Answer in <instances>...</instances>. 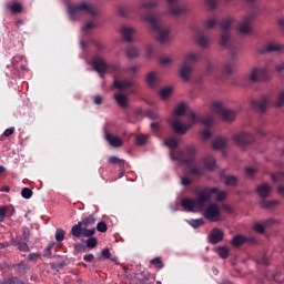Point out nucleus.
I'll return each instance as SVG.
<instances>
[{"mask_svg":"<svg viewBox=\"0 0 284 284\" xmlns=\"http://www.w3.org/2000/svg\"><path fill=\"white\" fill-rule=\"evenodd\" d=\"M132 85H134V82L128 81V80H125V81L115 80L113 82V87L118 88V90H128V89L132 88Z\"/></svg>","mask_w":284,"mask_h":284,"instance_id":"obj_28","label":"nucleus"},{"mask_svg":"<svg viewBox=\"0 0 284 284\" xmlns=\"http://www.w3.org/2000/svg\"><path fill=\"white\" fill-rule=\"evenodd\" d=\"M217 3L219 0H206V6L209 7V10H214Z\"/></svg>","mask_w":284,"mask_h":284,"instance_id":"obj_58","label":"nucleus"},{"mask_svg":"<svg viewBox=\"0 0 284 284\" xmlns=\"http://www.w3.org/2000/svg\"><path fill=\"white\" fill-rule=\"evenodd\" d=\"M91 63L93 65V70H95V72H98V74H100L102 78L108 70H112V72H116V70H119V65H109L100 55H95Z\"/></svg>","mask_w":284,"mask_h":284,"instance_id":"obj_7","label":"nucleus"},{"mask_svg":"<svg viewBox=\"0 0 284 284\" xmlns=\"http://www.w3.org/2000/svg\"><path fill=\"white\" fill-rule=\"evenodd\" d=\"M212 111L216 112V114H220V116H222V120L226 123H231V121H234V119H236V112L232 109L225 108V105H223V103L221 102H213Z\"/></svg>","mask_w":284,"mask_h":284,"instance_id":"obj_6","label":"nucleus"},{"mask_svg":"<svg viewBox=\"0 0 284 284\" xmlns=\"http://www.w3.org/2000/svg\"><path fill=\"white\" fill-rule=\"evenodd\" d=\"M223 72L224 74H232V72H234V67H232L230 63H226L224 64Z\"/></svg>","mask_w":284,"mask_h":284,"instance_id":"obj_57","label":"nucleus"},{"mask_svg":"<svg viewBox=\"0 0 284 284\" xmlns=\"http://www.w3.org/2000/svg\"><path fill=\"white\" fill-rule=\"evenodd\" d=\"M170 94H172V88H170V87L164 88L160 91L161 99H168V97H170Z\"/></svg>","mask_w":284,"mask_h":284,"instance_id":"obj_46","label":"nucleus"},{"mask_svg":"<svg viewBox=\"0 0 284 284\" xmlns=\"http://www.w3.org/2000/svg\"><path fill=\"white\" fill-rule=\"evenodd\" d=\"M277 194H280V196H282L284 199V186H283V184H280L277 186Z\"/></svg>","mask_w":284,"mask_h":284,"instance_id":"obj_64","label":"nucleus"},{"mask_svg":"<svg viewBox=\"0 0 284 284\" xmlns=\"http://www.w3.org/2000/svg\"><path fill=\"white\" fill-rule=\"evenodd\" d=\"M203 55L201 53H189L185 55L183 62L180 64V77L183 81H190V74L192 72V63L201 61Z\"/></svg>","mask_w":284,"mask_h":284,"instance_id":"obj_5","label":"nucleus"},{"mask_svg":"<svg viewBox=\"0 0 284 284\" xmlns=\"http://www.w3.org/2000/svg\"><path fill=\"white\" fill-rule=\"evenodd\" d=\"M254 230H255V232H257L258 234H265V224L257 222V223L254 224Z\"/></svg>","mask_w":284,"mask_h":284,"instance_id":"obj_49","label":"nucleus"},{"mask_svg":"<svg viewBox=\"0 0 284 284\" xmlns=\"http://www.w3.org/2000/svg\"><path fill=\"white\" fill-rule=\"evenodd\" d=\"M224 236L225 234L221 229L214 227L209 235V243H211L212 245H216L217 243H221V241H223Z\"/></svg>","mask_w":284,"mask_h":284,"instance_id":"obj_18","label":"nucleus"},{"mask_svg":"<svg viewBox=\"0 0 284 284\" xmlns=\"http://www.w3.org/2000/svg\"><path fill=\"white\" fill-rule=\"evenodd\" d=\"M14 214V206L12 205H1L0 206V225L6 221V219L12 217Z\"/></svg>","mask_w":284,"mask_h":284,"instance_id":"obj_19","label":"nucleus"},{"mask_svg":"<svg viewBox=\"0 0 284 284\" xmlns=\"http://www.w3.org/2000/svg\"><path fill=\"white\" fill-rule=\"evenodd\" d=\"M105 139L108 143L112 145V148H121V145H123V141H121L119 136H114L110 133H105Z\"/></svg>","mask_w":284,"mask_h":284,"instance_id":"obj_26","label":"nucleus"},{"mask_svg":"<svg viewBox=\"0 0 284 284\" xmlns=\"http://www.w3.org/2000/svg\"><path fill=\"white\" fill-rule=\"evenodd\" d=\"M94 29V22H87L83 27L82 30L83 32H89V30Z\"/></svg>","mask_w":284,"mask_h":284,"instance_id":"obj_60","label":"nucleus"},{"mask_svg":"<svg viewBox=\"0 0 284 284\" xmlns=\"http://www.w3.org/2000/svg\"><path fill=\"white\" fill-rule=\"evenodd\" d=\"M181 206L185 212H194V209H199V204H196V200H192L190 197H184L181 201Z\"/></svg>","mask_w":284,"mask_h":284,"instance_id":"obj_23","label":"nucleus"},{"mask_svg":"<svg viewBox=\"0 0 284 284\" xmlns=\"http://www.w3.org/2000/svg\"><path fill=\"white\" fill-rule=\"evenodd\" d=\"M255 16V13H248L242 18V21L237 26L240 34H252V23Z\"/></svg>","mask_w":284,"mask_h":284,"instance_id":"obj_12","label":"nucleus"},{"mask_svg":"<svg viewBox=\"0 0 284 284\" xmlns=\"http://www.w3.org/2000/svg\"><path fill=\"white\" fill-rule=\"evenodd\" d=\"M267 97H262L260 100H253L251 102L252 108L257 112H265L267 110Z\"/></svg>","mask_w":284,"mask_h":284,"instance_id":"obj_22","label":"nucleus"},{"mask_svg":"<svg viewBox=\"0 0 284 284\" xmlns=\"http://www.w3.org/2000/svg\"><path fill=\"white\" fill-rule=\"evenodd\" d=\"M143 21L150 23L151 30L155 32L159 43H165V41L170 40V30L161 26V18H159V14L146 13L143 16Z\"/></svg>","mask_w":284,"mask_h":284,"instance_id":"obj_3","label":"nucleus"},{"mask_svg":"<svg viewBox=\"0 0 284 284\" xmlns=\"http://www.w3.org/2000/svg\"><path fill=\"white\" fill-rule=\"evenodd\" d=\"M284 104V91L280 92L277 100L275 101V108H283Z\"/></svg>","mask_w":284,"mask_h":284,"instance_id":"obj_50","label":"nucleus"},{"mask_svg":"<svg viewBox=\"0 0 284 284\" xmlns=\"http://www.w3.org/2000/svg\"><path fill=\"white\" fill-rule=\"evenodd\" d=\"M164 145L172 150L170 153L172 161H180L183 165H186L192 176H203L205 170H214L216 168V160L212 155L196 162L195 145H186L185 151H176V148H179L176 138L164 140Z\"/></svg>","mask_w":284,"mask_h":284,"instance_id":"obj_1","label":"nucleus"},{"mask_svg":"<svg viewBox=\"0 0 284 284\" xmlns=\"http://www.w3.org/2000/svg\"><path fill=\"white\" fill-rule=\"evenodd\" d=\"M130 12H132V7H128V6H122L118 8V14L120 17H122L123 19H125L126 17L130 16Z\"/></svg>","mask_w":284,"mask_h":284,"instance_id":"obj_36","label":"nucleus"},{"mask_svg":"<svg viewBox=\"0 0 284 284\" xmlns=\"http://www.w3.org/2000/svg\"><path fill=\"white\" fill-rule=\"evenodd\" d=\"M203 216L211 223H217L221 221V207L219 204L212 203L204 210Z\"/></svg>","mask_w":284,"mask_h":284,"instance_id":"obj_10","label":"nucleus"},{"mask_svg":"<svg viewBox=\"0 0 284 284\" xmlns=\"http://www.w3.org/2000/svg\"><path fill=\"white\" fill-rule=\"evenodd\" d=\"M196 43L200 44L201 48H209L210 38L200 33L196 37Z\"/></svg>","mask_w":284,"mask_h":284,"instance_id":"obj_33","label":"nucleus"},{"mask_svg":"<svg viewBox=\"0 0 284 284\" xmlns=\"http://www.w3.org/2000/svg\"><path fill=\"white\" fill-rule=\"evenodd\" d=\"M65 239V231H63V229H58L55 231V241H58V243H61V241H63Z\"/></svg>","mask_w":284,"mask_h":284,"instance_id":"obj_43","label":"nucleus"},{"mask_svg":"<svg viewBox=\"0 0 284 284\" xmlns=\"http://www.w3.org/2000/svg\"><path fill=\"white\" fill-rule=\"evenodd\" d=\"M156 83H159V78L155 72H150L146 75V84L149 88H156Z\"/></svg>","mask_w":284,"mask_h":284,"instance_id":"obj_31","label":"nucleus"},{"mask_svg":"<svg viewBox=\"0 0 284 284\" xmlns=\"http://www.w3.org/2000/svg\"><path fill=\"white\" fill-rule=\"evenodd\" d=\"M125 53H126L128 59H134V58L139 57V49L134 48V47H129V48H126Z\"/></svg>","mask_w":284,"mask_h":284,"instance_id":"obj_38","label":"nucleus"},{"mask_svg":"<svg viewBox=\"0 0 284 284\" xmlns=\"http://www.w3.org/2000/svg\"><path fill=\"white\" fill-rule=\"evenodd\" d=\"M213 150H225L227 148V138L217 136L212 142Z\"/></svg>","mask_w":284,"mask_h":284,"instance_id":"obj_24","label":"nucleus"},{"mask_svg":"<svg viewBox=\"0 0 284 284\" xmlns=\"http://www.w3.org/2000/svg\"><path fill=\"white\" fill-rule=\"evenodd\" d=\"M174 114H175V116H183V114H185V103H183V102L180 103L176 106Z\"/></svg>","mask_w":284,"mask_h":284,"instance_id":"obj_40","label":"nucleus"},{"mask_svg":"<svg viewBox=\"0 0 284 284\" xmlns=\"http://www.w3.org/2000/svg\"><path fill=\"white\" fill-rule=\"evenodd\" d=\"M217 192L219 187H210L201 191L197 195V200H195L197 204V210H203V207H205V204L212 199V194H216Z\"/></svg>","mask_w":284,"mask_h":284,"instance_id":"obj_9","label":"nucleus"},{"mask_svg":"<svg viewBox=\"0 0 284 284\" xmlns=\"http://www.w3.org/2000/svg\"><path fill=\"white\" fill-rule=\"evenodd\" d=\"M233 141L239 145V148H245L246 145H252L254 142V135L247 132H240L233 135Z\"/></svg>","mask_w":284,"mask_h":284,"instance_id":"obj_13","label":"nucleus"},{"mask_svg":"<svg viewBox=\"0 0 284 284\" xmlns=\"http://www.w3.org/2000/svg\"><path fill=\"white\" fill-rule=\"evenodd\" d=\"M112 253H110V248H103L102 250V257L105 258L106 261H109V258H111Z\"/></svg>","mask_w":284,"mask_h":284,"instance_id":"obj_61","label":"nucleus"},{"mask_svg":"<svg viewBox=\"0 0 284 284\" xmlns=\"http://www.w3.org/2000/svg\"><path fill=\"white\" fill-rule=\"evenodd\" d=\"M216 253L219 254L220 258H227V256H230V248L227 246H217Z\"/></svg>","mask_w":284,"mask_h":284,"instance_id":"obj_37","label":"nucleus"},{"mask_svg":"<svg viewBox=\"0 0 284 284\" xmlns=\"http://www.w3.org/2000/svg\"><path fill=\"white\" fill-rule=\"evenodd\" d=\"M95 232H97L95 229H88V227L80 226L79 239H81V236H84V239H92Z\"/></svg>","mask_w":284,"mask_h":284,"instance_id":"obj_30","label":"nucleus"},{"mask_svg":"<svg viewBox=\"0 0 284 284\" xmlns=\"http://www.w3.org/2000/svg\"><path fill=\"white\" fill-rule=\"evenodd\" d=\"M135 32H136V29L130 26H122L120 28V33L122 36V39L126 41V43H132V37H134Z\"/></svg>","mask_w":284,"mask_h":284,"instance_id":"obj_17","label":"nucleus"},{"mask_svg":"<svg viewBox=\"0 0 284 284\" xmlns=\"http://www.w3.org/2000/svg\"><path fill=\"white\" fill-rule=\"evenodd\" d=\"M33 192L30 190V187H23L21 191V196L23 199H32Z\"/></svg>","mask_w":284,"mask_h":284,"instance_id":"obj_48","label":"nucleus"},{"mask_svg":"<svg viewBox=\"0 0 284 284\" xmlns=\"http://www.w3.org/2000/svg\"><path fill=\"white\" fill-rule=\"evenodd\" d=\"M156 6H159V2H156V0H144L139 7V9L146 10V12H150V10H152V8H156Z\"/></svg>","mask_w":284,"mask_h":284,"instance_id":"obj_29","label":"nucleus"},{"mask_svg":"<svg viewBox=\"0 0 284 284\" xmlns=\"http://www.w3.org/2000/svg\"><path fill=\"white\" fill-rule=\"evenodd\" d=\"M166 3L169 14H172V17H179L187 12V3H185V0H166Z\"/></svg>","mask_w":284,"mask_h":284,"instance_id":"obj_8","label":"nucleus"},{"mask_svg":"<svg viewBox=\"0 0 284 284\" xmlns=\"http://www.w3.org/2000/svg\"><path fill=\"white\" fill-rule=\"evenodd\" d=\"M271 179L274 183H278L280 181H284V173L280 172V173L272 174Z\"/></svg>","mask_w":284,"mask_h":284,"instance_id":"obj_47","label":"nucleus"},{"mask_svg":"<svg viewBox=\"0 0 284 284\" xmlns=\"http://www.w3.org/2000/svg\"><path fill=\"white\" fill-rule=\"evenodd\" d=\"M109 163L111 165H119V168H125V160L119 159L116 155H112L109 158Z\"/></svg>","mask_w":284,"mask_h":284,"instance_id":"obj_35","label":"nucleus"},{"mask_svg":"<svg viewBox=\"0 0 284 284\" xmlns=\"http://www.w3.org/2000/svg\"><path fill=\"white\" fill-rule=\"evenodd\" d=\"M181 183L187 187L189 185H192V180L190 178H182Z\"/></svg>","mask_w":284,"mask_h":284,"instance_id":"obj_63","label":"nucleus"},{"mask_svg":"<svg viewBox=\"0 0 284 284\" xmlns=\"http://www.w3.org/2000/svg\"><path fill=\"white\" fill-rule=\"evenodd\" d=\"M52 247H54V243L51 242L48 244L47 248L44 250L43 256H47V258L52 256Z\"/></svg>","mask_w":284,"mask_h":284,"instance_id":"obj_53","label":"nucleus"},{"mask_svg":"<svg viewBox=\"0 0 284 284\" xmlns=\"http://www.w3.org/2000/svg\"><path fill=\"white\" fill-rule=\"evenodd\" d=\"M8 10L12 12V14H19L23 12V7L21 3L14 2L13 4H7Z\"/></svg>","mask_w":284,"mask_h":284,"instance_id":"obj_34","label":"nucleus"},{"mask_svg":"<svg viewBox=\"0 0 284 284\" xmlns=\"http://www.w3.org/2000/svg\"><path fill=\"white\" fill-rule=\"evenodd\" d=\"M227 199V192L221 191L217 193L216 201L223 202Z\"/></svg>","mask_w":284,"mask_h":284,"instance_id":"obj_59","label":"nucleus"},{"mask_svg":"<svg viewBox=\"0 0 284 284\" xmlns=\"http://www.w3.org/2000/svg\"><path fill=\"white\" fill-rule=\"evenodd\" d=\"M232 18H224L220 21V28L222 30L220 45L230 50L231 59H234L236 57V49L232 48V34L227 31L232 26Z\"/></svg>","mask_w":284,"mask_h":284,"instance_id":"obj_4","label":"nucleus"},{"mask_svg":"<svg viewBox=\"0 0 284 284\" xmlns=\"http://www.w3.org/2000/svg\"><path fill=\"white\" fill-rule=\"evenodd\" d=\"M205 28H209L210 30H212V28H214V26H216V20L214 18H209L205 23H204Z\"/></svg>","mask_w":284,"mask_h":284,"instance_id":"obj_55","label":"nucleus"},{"mask_svg":"<svg viewBox=\"0 0 284 284\" xmlns=\"http://www.w3.org/2000/svg\"><path fill=\"white\" fill-rule=\"evenodd\" d=\"M187 118L191 121V125H194V123H202L203 125H206V128H212V123L214 122L212 116L204 119L203 115H197L194 112L187 113Z\"/></svg>","mask_w":284,"mask_h":284,"instance_id":"obj_15","label":"nucleus"},{"mask_svg":"<svg viewBox=\"0 0 284 284\" xmlns=\"http://www.w3.org/2000/svg\"><path fill=\"white\" fill-rule=\"evenodd\" d=\"M97 223V219L94 215H89L84 220L78 222V224L73 225L71 229V234L75 239H79V232H81V227H90V225H94Z\"/></svg>","mask_w":284,"mask_h":284,"instance_id":"obj_14","label":"nucleus"},{"mask_svg":"<svg viewBox=\"0 0 284 284\" xmlns=\"http://www.w3.org/2000/svg\"><path fill=\"white\" fill-rule=\"evenodd\" d=\"M135 143H136V145H145V143H148V138L143 134L138 135Z\"/></svg>","mask_w":284,"mask_h":284,"instance_id":"obj_51","label":"nucleus"},{"mask_svg":"<svg viewBox=\"0 0 284 284\" xmlns=\"http://www.w3.org/2000/svg\"><path fill=\"white\" fill-rule=\"evenodd\" d=\"M97 230H98V232L105 233V232H108V224L105 222H103V221L99 222L97 224Z\"/></svg>","mask_w":284,"mask_h":284,"instance_id":"obj_52","label":"nucleus"},{"mask_svg":"<svg viewBox=\"0 0 284 284\" xmlns=\"http://www.w3.org/2000/svg\"><path fill=\"white\" fill-rule=\"evenodd\" d=\"M85 243H87V247H90V250H94L99 241L97 240V237H89Z\"/></svg>","mask_w":284,"mask_h":284,"instance_id":"obj_44","label":"nucleus"},{"mask_svg":"<svg viewBox=\"0 0 284 284\" xmlns=\"http://www.w3.org/2000/svg\"><path fill=\"white\" fill-rule=\"evenodd\" d=\"M18 250L20 252H30V247L28 246V243H26V242H19Z\"/></svg>","mask_w":284,"mask_h":284,"instance_id":"obj_54","label":"nucleus"},{"mask_svg":"<svg viewBox=\"0 0 284 284\" xmlns=\"http://www.w3.org/2000/svg\"><path fill=\"white\" fill-rule=\"evenodd\" d=\"M67 12L71 21H77L78 19H81V12H85L87 14L91 16L92 19H97V17H99L100 14L99 7L88 1L69 3L67 6Z\"/></svg>","mask_w":284,"mask_h":284,"instance_id":"obj_2","label":"nucleus"},{"mask_svg":"<svg viewBox=\"0 0 284 284\" xmlns=\"http://www.w3.org/2000/svg\"><path fill=\"white\" fill-rule=\"evenodd\" d=\"M151 265H154L158 270H163L164 264L163 261H161V257H154L151 260Z\"/></svg>","mask_w":284,"mask_h":284,"instance_id":"obj_42","label":"nucleus"},{"mask_svg":"<svg viewBox=\"0 0 284 284\" xmlns=\"http://www.w3.org/2000/svg\"><path fill=\"white\" fill-rule=\"evenodd\" d=\"M41 256V253H31L28 255V261H37Z\"/></svg>","mask_w":284,"mask_h":284,"instance_id":"obj_62","label":"nucleus"},{"mask_svg":"<svg viewBox=\"0 0 284 284\" xmlns=\"http://www.w3.org/2000/svg\"><path fill=\"white\" fill-rule=\"evenodd\" d=\"M189 223L191 227H194V230L201 227V225H205V221H203V219L191 220Z\"/></svg>","mask_w":284,"mask_h":284,"instance_id":"obj_41","label":"nucleus"},{"mask_svg":"<svg viewBox=\"0 0 284 284\" xmlns=\"http://www.w3.org/2000/svg\"><path fill=\"white\" fill-rule=\"evenodd\" d=\"M114 99L120 108H128V97L122 93H115Z\"/></svg>","mask_w":284,"mask_h":284,"instance_id":"obj_32","label":"nucleus"},{"mask_svg":"<svg viewBox=\"0 0 284 284\" xmlns=\"http://www.w3.org/2000/svg\"><path fill=\"white\" fill-rule=\"evenodd\" d=\"M256 192L261 199H267L272 192V186L270 184H261L257 186Z\"/></svg>","mask_w":284,"mask_h":284,"instance_id":"obj_25","label":"nucleus"},{"mask_svg":"<svg viewBox=\"0 0 284 284\" xmlns=\"http://www.w3.org/2000/svg\"><path fill=\"white\" fill-rule=\"evenodd\" d=\"M201 136L204 141H207V139H211L212 136V131H210V129H205L201 132Z\"/></svg>","mask_w":284,"mask_h":284,"instance_id":"obj_56","label":"nucleus"},{"mask_svg":"<svg viewBox=\"0 0 284 284\" xmlns=\"http://www.w3.org/2000/svg\"><path fill=\"white\" fill-rule=\"evenodd\" d=\"M144 115L148 118V119H151V121H156V119H159V113L152 111V110H148L144 112Z\"/></svg>","mask_w":284,"mask_h":284,"instance_id":"obj_45","label":"nucleus"},{"mask_svg":"<svg viewBox=\"0 0 284 284\" xmlns=\"http://www.w3.org/2000/svg\"><path fill=\"white\" fill-rule=\"evenodd\" d=\"M267 77H270L267 67L253 68L248 73V81L252 83H256V81H267Z\"/></svg>","mask_w":284,"mask_h":284,"instance_id":"obj_11","label":"nucleus"},{"mask_svg":"<svg viewBox=\"0 0 284 284\" xmlns=\"http://www.w3.org/2000/svg\"><path fill=\"white\" fill-rule=\"evenodd\" d=\"M237 183H239V179H236V176L234 175L226 176L225 185H227L229 187H236Z\"/></svg>","mask_w":284,"mask_h":284,"instance_id":"obj_39","label":"nucleus"},{"mask_svg":"<svg viewBox=\"0 0 284 284\" xmlns=\"http://www.w3.org/2000/svg\"><path fill=\"white\" fill-rule=\"evenodd\" d=\"M280 204L281 202L277 200L267 201L263 199L262 201H260V207H262V210H272V207H276V205H280Z\"/></svg>","mask_w":284,"mask_h":284,"instance_id":"obj_27","label":"nucleus"},{"mask_svg":"<svg viewBox=\"0 0 284 284\" xmlns=\"http://www.w3.org/2000/svg\"><path fill=\"white\" fill-rule=\"evenodd\" d=\"M254 237H247L245 235H235L231 241L233 247H241L244 243H254Z\"/></svg>","mask_w":284,"mask_h":284,"instance_id":"obj_20","label":"nucleus"},{"mask_svg":"<svg viewBox=\"0 0 284 284\" xmlns=\"http://www.w3.org/2000/svg\"><path fill=\"white\" fill-rule=\"evenodd\" d=\"M169 123L173 131L176 132V134H185V132H187V130L192 128V124L184 125L175 118H171L169 120Z\"/></svg>","mask_w":284,"mask_h":284,"instance_id":"obj_16","label":"nucleus"},{"mask_svg":"<svg viewBox=\"0 0 284 284\" xmlns=\"http://www.w3.org/2000/svg\"><path fill=\"white\" fill-rule=\"evenodd\" d=\"M284 50V45L283 44H278V43H273V42H268L266 43L262 49H261V53L265 54V53H271V52H283Z\"/></svg>","mask_w":284,"mask_h":284,"instance_id":"obj_21","label":"nucleus"}]
</instances>
